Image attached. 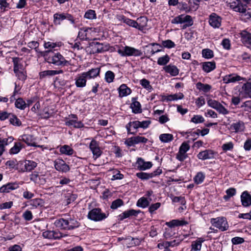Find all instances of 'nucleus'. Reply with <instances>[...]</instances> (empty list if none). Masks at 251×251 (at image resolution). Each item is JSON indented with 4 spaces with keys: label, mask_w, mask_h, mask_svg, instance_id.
I'll use <instances>...</instances> for the list:
<instances>
[{
    "label": "nucleus",
    "mask_w": 251,
    "mask_h": 251,
    "mask_svg": "<svg viewBox=\"0 0 251 251\" xmlns=\"http://www.w3.org/2000/svg\"><path fill=\"white\" fill-rule=\"evenodd\" d=\"M100 68H92L87 72L79 74L75 79V84L77 87L83 88L86 86L87 80L95 79L100 76Z\"/></svg>",
    "instance_id": "nucleus-1"
},
{
    "label": "nucleus",
    "mask_w": 251,
    "mask_h": 251,
    "mask_svg": "<svg viewBox=\"0 0 251 251\" xmlns=\"http://www.w3.org/2000/svg\"><path fill=\"white\" fill-rule=\"evenodd\" d=\"M236 11L239 12V16L241 20L246 22L251 18V11L248 8L247 4L251 0H236Z\"/></svg>",
    "instance_id": "nucleus-2"
},
{
    "label": "nucleus",
    "mask_w": 251,
    "mask_h": 251,
    "mask_svg": "<svg viewBox=\"0 0 251 251\" xmlns=\"http://www.w3.org/2000/svg\"><path fill=\"white\" fill-rule=\"evenodd\" d=\"M56 226L65 230H73L80 226V223L74 218H60L55 222Z\"/></svg>",
    "instance_id": "nucleus-3"
},
{
    "label": "nucleus",
    "mask_w": 251,
    "mask_h": 251,
    "mask_svg": "<svg viewBox=\"0 0 251 251\" xmlns=\"http://www.w3.org/2000/svg\"><path fill=\"white\" fill-rule=\"evenodd\" d=\"M49 56L45 57L46 61L50 64H52L57 66H65L69 65L68 61L59 53H54L51 52Z\"/></svg>",
    "instance_id": "nucleus-4"
},
{
    "label": "nucleus",
    "mask_w": 251,
    "mask_h": 251,
    "mask_svg": "<svg viewBox=\"0 0 251 251\" xmlns=\"http://www.w3.org/2000/svg\"><path fill=\"white\" fill-rule=\"evenodd\" d=\"M239 97H236V105H238L240 101V98L251 97V75L248 81L244 83L241 86V89H239Z\"/></svg>",
    "instance_id": "nucleus-5"
},
{
    "label": "nucleus",
    "mask_w": 251,
    "mask_h": 251,
    "mask_svg": "<svg viewBox=\"0 0 251 251\" xmlns=\"http://www.w3.org/2000/svg\"><path fill=\"white\" fill-rule=\"evenodd\" d=\"M65 19L70 21L71 24H75L74 17L68 13H56L53 15V24L55 25H60L61 22Z\"/></svg>",
    "instance_id": "nucleus-6"
},
{
    "label": "nucleus",
    "mask_w": 251,
    "mask_h": 251,
    "mask_svg": "<svg viewBox=\"0 0 251 251\" xmlns=\"http://www.w3.org/2000/svg\"><path fill=\"white\" fill-rule=\"evenodd\" d=\"M108 214L101 212V210L99 208H93L90 210L88 214V219L95 221H100L107 217Z\"/></svg>",
    "instance_id": "nucleus-7"
},
{
    "label": "nucleus",
    "mask_w": 251,
    "mask_h": 251,
    "mask_svg": "<svg viewBox=\"0 0 251 251\" xmlns=\"http://www.w3.org/2000/svg\"><path fill=\"white\" fill-rule=\"evenodd\" d=\"M118 52L122 56H140L143 54L141 50L129 46H125L123 50L119 49Z\"/></svg>",
    "instance_id": "nucleus-8"
},
{
    "label": "nucleus",
    "mask_w": 251,
    "mask_h": 251,
    "mask_svg": "<svg viewBox=\"0 0 251 251\" xmlns=\"http://www.w3.org/2000/svg\"><path fill=\"white\" fill-rule=\"evenodd\" d=\"M210 223L212 226L219 228L221 231H225L228 227L226 219L223 217L212 218L210 220Z\"/></svg>",
    "instance_id": "nucleus-9"
},
{
    "label": "nucleus",
    "mask_w": 251,
    "mask_h": 251,
    "mask_svg": "<svg viewBox=\"0 0 251 251\" xmlns=\"http://www.w3.org/2000/svg\"><path fill=\"white\" fill-rule=\"evenodd\" d=\"M162 172V169L158 168L155 171L151 173L139 172L136 173V176L142 180H147L160 175Z\"/></svg>",
    "instance_id": "nucleus-10"
},
{
    "label": "nucleus",
    "mask_w": 251,
    "mask_h": 251,
    "mask_svg": "<svg viewBox=\"0 0 251 251\" xmlns=\"http://www.w3.org/2000/svg\"><path fill=\"white\" fill-rule=\"evenodd\" d=\"M54 166L55 169L62 173H67L70 170V168L68 165L62 159H57L54 161Z\"/></svg>",
    "instance_id": "nucleus-11"
},
{
    "label": "nucleus",
    "mask_w": 251,
    "mask_h": 251,
    "mask_svg": "<svg viewBox=\"0 0 251 251\" xmlns=\"http://www.w3.org/2000/svg\"><path fill=\"white\" fill-rule=\"evenodd\" d=\"M92 47L93 53H101L107 51L109 50V46L99 42H92L90 44Z\"/></svg>",
    "instance_id": "nucleus-12"
},
{
    "label": "nucleus",
    "mask_w": 251,
    "mask_h": 251,
    "mask_svg": "<svg viewBox=\"0 0 251 251\" xmlns=\"http://www.w3.org/2000/svg\"><path fill=\"white\" fill-rule=\"evenodd\" d=\"M89 148L95 159L98 158L101 155L102 151L100 149L99 143L96 140L93 139L91 141L89 145Z\"/></svg>",
    "instance_id": "nucleus-13"
},
{
    "label": "nucleus",
    "mask_w": 251,
    "mask_h": 251,
    "mask_svg": "<svg viewBox=\"0 0 251 251\" xmlns=\"http://www.w3.org/2000/svg\"><path fill=\"white\" fill-rule=\"evenodd\" d=\"M119 20L123 21L124 23H126L127 25L135 27L139 30H142L144 29V25L138 24L134 20L126 18L124 15L120 16Z\"/></svg>",
    "instance_id": "nucleus-14"
},
{
    "label": "nucleus",
    "mask_w": 251,
    "mask_h": 251,
    "mask_svg": "<svg viewBox=\"0 0 251 251\" xmlns=\"http://www.w3.org/2000/svg\"><path fill=\"white\" fill-rule=\"evenodd\" d=\"M242 43L248 48L251 49V33L243 30L240 33Z\"/></svg>",
    "instance_id": "nucleus-15"
},
{
    "label": "nucleus",
    "mask_w": 251,
    "mask_h": 251,
    "mask_svg": "<svg viewBox=\"0 0 251 251\" xmlns=\"http://www.w3.org/2000/svg\"><path fill=\"white\" fill-rule=\"evenodd\" d=\"M19 187L17 182H9L0 187V193H7Z\"/></svg>",
    "instance_id": "nucleus-16"
},
{
    "label": "nucleus",
    "mask_w": 251,
    "mask_h": 251,
    "mask_svg": "<svg viewBox=\"0 0 251 251\" xmlns=\"http://www.w3.org/2000/svg\"><path fill=\"white\" fill-rule=\"evenodd\" d=\"M139 121H135L130 122L126 126L128 134L135 135L137 132V129L140 127L139 126Z\"/></svg>",
    "instance_id": "nucleus-17"
},
{
    "label": "nucleus",
    "mask_w": 251,
    "mask_h": 251,
    "mask_svg": "<svg viewBox=\"0 0 251 251\" xmlns=\"http://www.w3.org/2000/svg\"><path fill=\"white\" fill-rule=\"evenodd\" d=\"M30 179L39 185H44L46 182V178L44 175H39L37 173H33L30 175Z\"/></svg>",
    "instance_id": "nucleus-18"
},
{
    "label": "nucleus",
    "mask_w": 251,
    "mask_h": 251,
    "mask_svg": "<svg viewBox=\"0 0 251 251\" xmlns=\"http://www.w3.org/2000/svg\"><path fill=\"white\" fill-rule=\"evenodd\" d=\"M136 164L138 169L141 171L150 169L152 165L151 162H145L142 158H138Z\"/></svg>",
    "instance_id": "nucleus-19"
},
{
    "label": "nucleus",
    "mask_w": 251,
    "mask_h": 251,
    "mask_svg": "<svg viewBox=\"0 0 251 251\" xmlns=\"http://www.w3.org/2000/svg\"><path fill=\"white\" fill-rule=\"evenodd\" d=\"M197 157L199 159L203 160L211 159L214 158V152L210 150H205L200 152Z\"/></svg>",
    "instance_id": "nucleus-20"
},
{
    "label": "nucleus",
    "mask_w": 251,
    "mask_h": 251,
    "mask_svg": "<svg viewBox=\"0 0 251 251\" xmlns=\"http://www.w3.org/2000/svg\"><path fill=\"white\" fill-rule=\"evenodd\" d=\"M141 211L140 210H134V209H129L127 211H124L121 214L119 215V220L120 221H123L124 219L128 218L130 216H137L138 214L141 213Z\"/></svg>",
    "instance_id": "nucleus-21"
},
{
    "label": "nucleus",
    "mask_w": 251,
    "mask_h": 251,
    "mask_svg": "<svg viewBox=\"0 0 251 251\" xmlns=\"http://www.w3.org/2000/svg\"><path fill=\"white\" fill-rule=\"evenodd\" d=\"M221 19L215 13L210 16L209 23L211 26L214 28H218L221 25Z\"/></svg>",
    "instance_id": "nucleus-22"
},
{
    "label": "nucleus",
    "mask_w": 251,
    "mask_h": 251,
    "mask_svg": "<svg viewBox=\"0 0 251 251\" xmlns=\"http://www.w3.org/2000/svg\"><path fill=\"white\" fill-rule=\"evenodd\" d=\"M63 71L62 70H47L39 73V75L40 79H43L48 76H53L56 75L62 74Z\"/></svg>",
    "instance_id": "nucleus-23"
},
{
    "label": "nucleus",
    "mask_w": 251,
    "mask_h": 251,
    "mask_svg": "<svg viewBox=\"0 0 251 251\" xmlns=\"http://www.w3.org/2000/svg\"><path fill=\"white\" fill-rule=\"evenodd\" d=\"M241 201L244 207L251 205V195L247 191L243 192L241 196Z\"/></svg>",
    "instance_id": "nucleus-24"
},
{
    "label": "nucleus",
    "mask_w": 251,
    "mask_h": 251,
    "mask_svg": "<svg viewBox=\"0 0 251 251\" xmlns=\"http://www.w3.org/2000/svg\"><path fill=\"white\" fill-rule=\"evenodd\" d=\"M65 125L68 126H73L75 128H81L84 126L83 124L81 121H78L75 119L67 118L65 120Z\"/></svg>",
    "instance_id": "nucleus-25"
},
{
    "label": "nucleus",
    "mask_w": 251,
    "mask_h": 251,
    "mask_svg": "<svg viewBox=\"0 0 251 251\" xmlns=\"http://www.w3.org/2000/svg\"><path fill=\"white\" fill-rule=\"evenodd\" d=\"M130 108L134 113H140L142 112L141 106L139 102L136 100V99L133 98L132 99V103L130 105Z\"/></svg>",
    "instance_id": "nucleus-26"
},
{
    "label": "nucleus",
    "mask_w": 251,
    "mask_h": 251,
    "mask_svg": "<svg viewBox=\"0 0 251 251\" xmlns=\"http://www.w3.org/2000/svg\"><path fill=\"white\" fill-rule=\"evenodd\" d=\"M190 15H185L184 14H181L175 17L172 20L171 23L173 24H182L185 22H186L187 19H189Z\"/></svg>",
    "instance_id": "nucleus-27"
},
{
    "label": "nucleus",
    "mask_w": 251,
    "mask_h": 251,
    "mask_svg": "<svg viewBox=\"0 0 251 251\" xmlns=\"http://www.w3.org/2000/svg\"><path fill=\"white\" fill-rule=\"evenodd\" d=\"M165 71L172 76H176L179 73V70L176 66L169 65L163 68Z\"/></svg>",
    "instance_id": "nucleus-28"
},
{
    "label": "nucleus",
    "mask_w": 251,
    "mask_h": 251,
    "mask_svg": "<svg viewBox=\"0 0 251 251\" xmlns=\"http://www.w3.org/2000/svg\"><path fill=\"white\" fill-rule=\"evenodd\" d=\"M202 69L206 73H209L216 68V63L214 61L205 62L202 63Z\"/></svg>",
    "instance_id": "nucleus-29"
},
{
    "label": "nucleus",
    "mask_w": 251,
    "mask_h": 251,
    "mask_svg": "<svg viewBox=\"0 0 251 251\" xmlns=\"http://www.w3.org/2000/svg\"><path fill=\"white\" fill-rule=\"evenodd\" d=\"M21 59L19 57L12 58V62L14 65V72L19 71L20 70H24L23 64L20 62Z\"/></svg>",
    "instance_id": "nucleus-30"
},
{
    "label": "nucleus",
    "mask_w": 251,
    "mask_h": 251,
    "mask_svg": "<svg viewBox=\"0 0 251 251\" xmlns=\"http://www.w3.org/2000/svg\"><path fill=\"white\" fill-rule=\"evenodd\" d=\"M20 140L23 141L28 146H35V142L33 139V137L31 135L25 134L21 136Z\"/></svg>",
    "instance_id": "nucleus-31"
},
{
    "label": "nucleus",
    "mask_w": 251,
    "mask_h": 251,
    "mask_svg": "<svg viewBox=\"0 0 251 251\" xmlns=\"http://www.w3.org/2000/svg\"><path fill=\"white\" fill-rule=\"evenodd\" d=\"M186 224H187V222L185 221H180L179 220H173L166 223V225L171 228L177 226L186 225Z\"/></svg>",
    "instance_id": "nucleus-32"
},
{
    "label": "nucleus",
    "mask_w": 251,
    "mask_h": 251,
    "mask_svg": "<svg viewBox=\"0 0 251 251\" xmlns=\"http://www.w3.org/2000/svg\"><path fill=\"white\" fill-rule=\"evenodd\" d=\"M24 166L25 169L24 171L30 172L36 167L37 163L33 161L25 160Z\"/></svg>",
    "instance_id": "nucleus-33"
},
{
    "label": "nucleus",
    "mask_w": 251,
    "mask_h": 251,
    "mask_svg": "<svg viewBox=\"0 0 251 251\" xmlns=\"http://www.w3.org/2000/svg\"><path fill=\"white\" fill-rule=\"evenodd\" d=\"M119 95L124 97L130 94L131 90L126 84L121 85L119 88Z\"/></svg>",
    "instance_id": "nucleus-34"
},
{
    "label": "nucleus",
    "mask_w": 251,
    "mask_h": 251,
    "mask_svg": "<svg viewBox=\"0 0 251 251\" xmlns=\"http://www.w3.org/2000/svg\"><path fill=\"white\" fill-rule=\"evenodd\" d=\"M196 87L199 90L202 91L204 93L209 92L212 88L210 85L208 84H203L200 82H198L196 84Z\"/></svg>",
    "instance_id": "nucleus-35"
},
{
    "label": "nucleus",
    "mask_w": 251,
    "mask_h": 251,
    "mask_svg": "<svg viewBox=\"0 0 251 251\" xmlns=\"http://www.w3.org/2000/svg\"><path fill=\"white\" fill-rule=\"evenodd\" d=\"M15 106L16 108L21 110H25L26 107V102L22 98H19L16 100Z\"/></svg>",
    "instance_id": "nucleus-36"
},
{
    "label": "nucleus",
    "mask_w": 251,
    "mask_h": 251,
    "mask_svg": "<svg viewBox=\"0 0 251 251\" xmlns=\"http://www.w3.org/2000/svg\"><path fill=\"white\" fill-rule=\"evenodd\" d=\"M9 119L10 123L12 125L17 126H19L22 125L21 121L15 115L10 113Z\"/></svg>",
    "instance_id": "nucleus-37"
},
{
    "label": "nucleus",
    "mask_w": 251,
    "mask_h": 251,
    "mask_svg": "<svg viewBox=\"0 0 251 251\" xmlns=\"http://www.w3.org/2000/svg\"><path fill=\"white\" fill-rule=\"evenodd\" d=\"M159 139L162 142L168 143L173 141L174 137L171 134L163 133L160 135Z\"/></svg>",
    "instance_id": "nucleus-38"
},
{
    "label": "nucleus",
    "mask_w": 251,
    "mask_h": 251,
    "mask_svg": "<svg viewBox=\"0 0 251 251\" xmlns=\"http://www.w3.org/2000/svg\"><path fill=\"white\" fill-rule=\"evenodd\" d=\"M149 201L147 200V198L145 197H142L140 198L136 203V205L138 207H142L143 208L148 207L149 205Z\"/></svg>",
    "instance_id": "nucleus-39"
},
{
    "label": "nucleus",
    "mask_w": 251,
    "mask_h": 251,
    "mask_svg": "<svg viewBox=\"0 0 251 251\" xmlns=\"http://www.w3.org/2000/svg\"><path fill=\"white\" fill-rule=\"evenodd\" d=\"M24 147V145L21 142H16L14 147L10 149L9 152L13 154L18 153Z\"/></svg>",
    "instance_id": "nucleus-40"
},
{
    "label": "nucleus",
    "mask_w": 251,
    "mask_h": 251,
    "mask_svg": "<svg viewBox=\"0 0 251 251\" xmlns=\"http://www.w3.org/2000/svg\"><path fill=\"white\" fill-rule=\"evenodd\" d=\"M29 205L32 206L34 208H37L39 206L43 205V201L41 199H35L28 201Z\"/></svg>",
    "instance_id": "nucleus-41"
},
{
    "label": "nucleus",
    "mask_w": 251,
    "mask_h": 251,
    "mask_svg": "<svg viewBox=\"0 0 251 251\" xmlns=\"http://www.w3.org/2000/svg\"><path fill=\"white\" fill-rule=\"evenodd\" d=\"M60 151L62 154L70 155L73 154L74 150L70 146L64 145L60 148Z\"/></svg>",
    "instance_id": "nucleus-42"
},
{
    "label": "nucleus",
    "mask_w": 251,
    "mask_h": 251,
    "mask_svg": "<svg viewBox=\"0 0 251 251\" xmlns=\"http://www.w3.org/2000/svg\"><path fill=\"white\" fill-rule=\"evenodd\" d=\"M56 45L54 43H52V42H48L45 43V44H44V47L46 49H49L50 50H49L46 51L45 52H43V54L42 55H43L44 56H47L48 55V53H50L51 52L50 50L51 49L54 48L56 47Z\"/></svg>",
    "instance_id": "nucleus-43"
},
{
    "label": "nucleus",
    "mask_w": 251,
    "mask_h": 251,
    "mask_svg": "<svg viewBox=\"0 0 251 251\" xmlns=\"http://www.w3.org/2000/svg\"><path fill=\"white\" fill-rule=\"evenodd\" d=\"M184 95L182 93H178L174 95H168V100L169 101L176 100H181L184 98Z\"/></svg>",
    "instance_id": "nucleus-44"
},
{
    "label": "nucleus",
    "mask_w": 251,
    "mask_h": 251,
    "mask_svg": "<svg viewBox=\"0 0 251 251\" xmlns=\"http://www.w3.org/2000/svg\"><path fill=\"white\" fill-rule=\"evenodd\" d=\"M140 84L144 88L151 92L152 90V87L150 84V82L146 78L141 79L140 81Z\"/></svg>",
    "instance_id": "nucleus-45"
},
{
    "label": "nucleus",
    "mask_w": 251,
    "mask_h": 251,
    "mask_svg": "<svg viewBox=\"0 0 251 251\" xmlns=\"http://www.w3.org/2000/svg\"><path fill=\"white\" fill-rule=\"evenodd\" d=\"M115 77V74L111 71H108L105 74V80L107 83H111L113 81Z\"/></svg>",
    "instance_id": "nucleus-46"
},
{
    "label": "nucleus",
    "mask_w": 251,
    "mask_h": 251,
    "mask_svg": "<svg viewBox=\"0 0 251 251\" xmlns=\"http://www.w3.org/2000/svg\"><path fill=\"white\" fill-rule=\"evenodd\" d=\"M84 17L89 20L96 19L97 17L95 11L91 9L87 10L85 13Z\"/></svg>",
    "instance_id": "nucleus-47"
},
{
    "label": "nucleus",
    "mask_w": 251,
    "mask_h": 251,
    "mask_svg": "<svg viewBox=\"0 0 251 251\" xmlns=\"http://www.w3.org/2000/svg\"><path fill=\"white\" fill-rule=\"evenodd\" d=\"M123 205H124L123 201L120 199H118L112 201L110 207L112 209H116Z\"/></svg>",
    "instance_id": "nucleus-48"
},
{
    "label": "nucleus",
    "mask_w": 251,
    "mask_h": 251,
    "mask_svg": "<svg viewBox=\"0 0 251 251\" xmlns=\"http://www.w3.org/2000/svg\"><path fill=\"white\" fill-rule=\"evenodd\" d=\"M202 56L205 58H211L213 57V52L209 49H203L202 50Z\"/></svg>",
    "instance_id": "nucleus-49"
},
{
    "label": "nucleus",
    "mask_w": 251,
    "mask_h": 251,
    "mask_svg": "<svg viewBox=\"0 0 251 251\" xmlns=\"http://www.w3.org/2000/svg\"><path fill=\"white\" fill-rule=\"evenodd\" d=\"M170 61L169 56L166 54V55L159 57L157 60V63L159 65H165Z\"/></svg>",
    "instance_id": "nucleus-50"
},
{
    "label": "nucleus",
    "mask_w": 251,
    "mask_h": 251,
    "mask_svg": "<svg viewBox=\"0 0 251 251\" xmlns=\"http://www.w3.org/2000/svg\"><path fill=\"white\" fill-rule=\"evenodd\" d=\"M39 46V44L38 42L36 41H31L28 43L27 46L31 48L34 49L35 51L37 52H39L41 55H43V52L42 51H39L38 47Z\"/></svg>",
    "instance_id": "nucleus-51"
},
{
    "label": "nucleus",
    "mask_w": 251,
    "mask_h": 251,
    "mask_svg": "<svg viewBox=\"0 0 251 251\" xmlns=\"http://www.w3.org/2000/svg\"><path fill=\"white\" fill-rule=\"evenodd\" d=\"M226 195L224 196V199L228 201L231 197L235 194V189L234 188H230L226 191Z\"/></svg>",
    "instance_id": "nucleus-52"
},
{
    "label": "nucleus",
    "mask_w": 251,
    "mask_h": 251,
    "mask_svg": "<svg viewBox=\"0 0 251 251\" xmlns=\"http://www.w3.org/2000/svg\"><path fill=\"white\" fill-rule=\"evenodd\" d=\"M172 200L173 202H180L181 205H185L186 204V201L184 197L179 196H173Z\"/></svg>",
    "instance_id": "nucleus-53"
},
{
    "label": "nucleus",
    "mask_w": 251,
    "mask_h": 251,
    "mask_svg": "<svg viewBox=\"0 0 251 251\" xmlns=\"http://www.w3.org/2000/svg\"><path fill=\"white\" fill-rule=\"evenodd\" d=\"M205 178L204 175L201 172L198 173L194 177V180L197 184L202 183Z\"/></svg>",
    "instance_id": "nucleus-54"
},
{
    "label": "nucleus",
    "mask_w": 251,
    "mask_h": 251,
    "mask_svg": "<svg viewBox=\"0 0 251 251\" xmlns=\"http://www.w3.org/2000/svg\"><path fill=\"white\" fill-rule=\"evenodd\" d=\"M191 122L195 124L202 123L204 122V119L202 116L197 115L193 116Z\"/></svg>",
    "instance_id": "nucleus-55"
},
{
    "label": "nucleus",
    "mask_w": 251,
    "mask_h": 251,
    "mask_svg": "<svg viewBox=\"0 0 251 251\" xmlns=\"http://www.w3.org/2000/svg\"><path fill=\"white\" fill-rule=\"evenodd\" d=\"M134 137V141L135 144L139 143H146L148 141V139L142 136H136Z\"/></svg>",
    "instance_id": "nucleus-56"
},
{
    "label": "nucleus",
    "mask_w": 251,
    "mask_h": 251,
    "mask_svg": "<svg viewBox=\"0 0 251 251\" xmlns=\"http://www.w3.org/2000/svg\"><path fill=\"white\" fill-rule=\"evenodd\" d=\"M190 146L187 142H183L180 146L179 151L180 153H186V152L189 150Z\"/></svg>",
    "instance_id": "nucleus-57"
},
{
    "label": "nucleus",
    "mask_w": 251,
    "mask_h": 251,
    "mask_svg": "<svg viewBox=\"0 0 251 251\" xmlns=\"http://www.w3.org/2000/svg\"><path fill=\"white\" fill-rule=\"evenodd\" d=\"M18 79L21 80H25L26 78V72L24 70H20L14 72Z\"/></svg>",
    "instance_id": "nucleus-58"
},
{
    "label": "nucleus",
    "mask_w": 251,
    "mask_h": 251,
    "mask_svg": "<svg viewBox=\"0 0 251 251\" xmlns=\"http://www.w3.org/2000/svg\"><path fill=\"white\" fill-rule=\"evenodd\" d=\"M162 45L164 48L171 49L175 47V44L170 40H167L163 41L162 42Z\"/></svg>",
    "instance_id": "nucleus-59"
},
{
    "label": "nucleus",
    "mask_w": 251,
    "mask_h": 251,
    "mask_svg": "<svg viewBox=\"0 0 251 251\" xmlns=\"http://www.w3.org/2000/svg\"><path fill=\"white\" fill-rule=\"evenodd\" d=\"M223 81L226 83H228L230 82H235V76H234L233 75H226L223 78Z\"/></svg>",
    "instance_id": "nucleus-60"
},
{
    "label": "nucleus",
    "mask_w": 251,
    "mask_h": 251,
    "mask_svg": "<svg viewBox=\"0 0 251 251\" xmlns=\"http://www.w3.org/2000/svg\"><path fill=\"white\" fill-rule=\"evenodd\" d=\"M234 148V144L232 142H228L222 145V148L223 150L226 152L228 151L232 150Z\"/></svg>",
    "instance_id": "nucleus-61"
},
{
    "label": "nucleus",
    "mask_w": 251,
    "mask_h": 251,
    "mask_svg": "<svg viewBox=\"0 0 251 251\" xmlns=\"http://www.w3.org/2000/svg\"><path fill=\"white\" fill-rule=\"evenodd\" d=\"M178 5L179 9L181 11L183 10L186 12H189L191 10V8L186 2H180Z\"/></svg>",
    "instance_id": "nucleus-62"
},
{
    "label": "nucleus",
    "mask_w": 251,
    "mask_h": 251,
    "mask_svg": "<svg viewBox=\"0 0 251 251\" xmlns=\"http://www.w3.org/2000/svg\"><path fill=\"white\" fill-rule=\"evenodd\" d=\"M207 104L211 107L216 109L219 106L220 103L218 101L211 99L207 101Z\"/></svg>",
    "instance_id": "nucleus-63"
},
{
    "label": "nucleus",
    "mask_w": 251,
    "mask_h": 251,
    "mask_svg": "<svg viewBox=\"0 0 251 251\" xmlns=\"http://www.w3.org/2000/svg\"><path fill=\"white\" fill-rule=\"evenodd\" d=\"M244 105H241V107H244L245 110L249 112H251V100L244 102Z\"/></svg>",
    "instance_id": "nucleus-64"
}]
</instances>
